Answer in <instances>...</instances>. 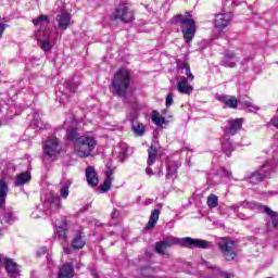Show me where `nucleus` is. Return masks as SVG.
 <instances>
[{"instance_id":"obj_31","label":"nucleus","mask_w":278,"mask_h":278,"mask_svg":"<svg viewBox=\"0 0 278 278\" xmlns=\"http://www.w3.org/2000/svg\"><path fill=\"white\" fill-rule=\"evenodd\" d=\"M131 129L135 136H144V125L140 122H132Z\"/></svg>"},{"instance_id":"obj_51","label":"nucleus","mask_w":278,"mask_h":278,"mask_svg":"<svg viewBox=\"0 0 278 278\" xmlns=\"http://www.w3.org/2000/svg\"><path fill=\"white\" fill-rule=\"evenodd\" d=\"M116 212H117L116 210L112 212V214H111L112 218H116V216H117Z\"/></svg>"},{"instance_id":"obj_20","label":"nucleus","mask_w":278,"mask_h":278,"mask_svg":"<svg viewBox=\"0 0 278 278\" xmlns=\"http://www.w3.org/2000/svg\"><path fill=\"white\" fill-rule=\"evenodd\" d=\"M106 178L104 182L100 186L101 192H108L112 188V181H114V169L110 168L105 173Z\"/></svg>"},{"instance_id":"obj_5","label":"nucleus","mask_w":278,"mask_h":278,"mask_svg":"<svg viewBox=\"0 0 278 278\" xmlns=\"http://www.w3.org/2000/svg\"><path fill=\"white\" fill-rule=\"evenodd\" d=\"M163 242L170 249L172 247H182L185 249H210L212 242L203 239H194L192 237L177 238L173 236L165 237Z\"/></svg>"},{"instance_id":"obj_14","label":"nucleus","mask_w":278,"mask_h":278,"mask_svg":"<svg viewBox=\"0 0 278 278\" xmlns=\"http://www.w3.org/2000/svg\"><path fill=\"white\" fill-rule=\"evenodd\" d=\"M86 179L88 186H91V188H94L99 185V176L97 175V170L94 167L89 166L85 170Z\"/></svg>"},{"instance_id":"obj_46","label":"nucleus","mask_w":278,"mask_h":278,"mask_svg":"<svg viewBox=\"0 0 278 278\" xmlns=\"http://www.w3.org/2000/svg\"><path fill=\"white\" fill-rule=\"evenodd\" d=\"M130 118H138V111H134L130 113Z\"/></svg>"},{"instance_id":"obj_18","label":"nucleus","mask_w":278,"mask_h":278,"mask_svg":"<svg viewBox=\"0 0 278 278\" xmlns=\"http://www.w3.org/2000/svg\"><path fill=\"white\" fill-rule=\"evenodd\" d=\"M237 62L236 53L226 51L222 60V66H226V68H235Z\"/></svg>"},{"instance_id":"obj_17","label":"nucleus","mask_w":278,"mask_h":278,"mask_svg":"<svg viewBox=\"0 0 278 278\" xmlns=\"http://www.w3.org/2000/svg\"><path fill=\"white\" fill-rule=\"evenodd\" d=\"M180 167H181V162L168 161L166 179H175V177H177V169H179Z\"/></svg>"},{"instance_id":"obj_52","label":"nucleus","mask_w":278,"mask_h":278,"mask_svg":"<svg viewBox=\"0 0 278 278\" xmlns=\"http://www.w3.org/2000/svg\"><path fill=\"white\" fill-rule=\"evenodd\" d=\"M239 218H241L242 220H247V217L244 215H239Z\"/></svg>"},{"instance_id":"obj_2","label":"nucleus","mask_w":278,"mask_h":278,"mask_svg":"<svg viewBox=\"0 0 278 278\" xmlns=\"http://www.w3.org/2000/svg\"><path fill=\"white\" fill-rule=\"evenodd\" d=\"M112 93L127 101V93L131 87V73L126 67L119 68L112 78Z\"/></svg>"},{"instance_id":"obj_40","label":"nucleus","mask_w":278,"mask_h":278,"mask_svg":"<svg viewBox=\"0 0 278 278\" xmlns=\"http://www.w3.org/2000/svg\"><path fill=\"white\" fill-rule=\"evenodd\" d=\"M77 88H79V84H77V83H71L68 85V89L71 92H75V90H77Z\"/></svg>"},{"instance_id":"obj_39","label":"nucleus","mask_w":278,"mask_h":278,"mask_svg":"<svg viewBox=\"0 0 278 278\" xmlns=\"http://www.w3.org/2000/svg\"><path fill=\"white\" fill-rule=\"evenodd\" d=\"M31 218H42V212H40V210L36 208V210L31 213Z\"/></svg>"},{"instance_id":"obj_8","label":"nucleus","mask_w":278,"mask_h":278,"mask_svg":"<svg viewBox=\"0 0 278 278\" xmlns=\"http://www.w3.org/2000/svg\"><path fill=\"white\" fill-rule=\"evenodd\" d=\"M60 151H62L60 140L56 137L48 138L43 144V160L53 162L60 155Z\"/></svg>"},{"instance_id":"obj_53","label":"nucleus","mask_w":278,"mask_h":278,"mask_svg":"<svg viewBox=\"0 0 278 278\" xmlns=\"http://www.w3.org/2000/svg\"><path fill=\"white\" fill-rule=\"evenodd\" d=\"M36 127H38L39 129H42V126H40V124H36Z\"/></svg>"},{"instance_id":"obj_15","label":"nucleus","mask_w":278,"mask_h":278,"mask_svg":"<svg viewBox=\"0 0 278 278\" xmlns=\"http://www.w3.org/2000/svg\"><path fill=\"white\" fill-rule=\"evenodd\" d=\"M177 90L181 94H190L194 90V87L188 83L186 76H181L177 81Z\"/></svg>"},{"instance_id":"obj_43","label":"nucleus","mask_w":278,"mask_h":278,"mask_svg":"<svg viewBox=\"0 0 278 278\" xmlns=\"http://www.w3.org/2000/svg\"><path fill=\"white\" fill-rule=\"evenodd\" d=\"M61 205H62V204H60V203H51V204H50V208H51V210H60Z\"/></svg>"},{"instance_id":"obj_12","label":"nucleus","mask_w":278,"mask_h":278,"mask_svg":"<svg viewBox=\"0 0 278 278\" xmlns=\"http://www.w3.org/2000/svg\"><path fill=\"white\" fill-rule=\"evenodd\" d=\"M4 268L11 278L21 277V269H18V264L14 262L12 258L4 260Z\"/></svg>"},{"instance_id":"obj_54","label":"nucleus","mask_w":278,"mask_h":278,"mask_svg":"<svg viewBox=\"0 0 278 278\" xmlns=\"http://www.w3.org/2000/svg\"><path fill=\"white\" fill-rule=\"evenodd\" d=\"M46 214H47V215H50V214H51V212H49V211H46Z\"/></svg>"},{"instance_id":"obj_23","label":"nucleus","mask_w":278,"mask_h":278,"mask_svg":"<svg viewBox=\"0 0 278 278\" xmlns=\"http://www.w3.org/2000/svg\"><path fill=\"white\" fill-rule=\"evenodd\" d=\"M256 207H258L260 210H263L266 214H268V216H270L271 218V225L273 227H277L278 226V213L270 210V207L262 205V204H255Z\"/></svg>"},{"instance_id":"obj_55","label":"nucleus","mask_w":278,"mask_h":278,"mask_svg":"<svg viewBox=\"0 0 278 278\" xmlns=\"http://www.w3.org/2000/svg\"><path fill=\"white\" fill-rule=\"evenodd\" d=\"M0 262H1V257H0Z\"/></svg>"},{"instance_id":"obj_7","label":"nucleus","mask_w":278,"mask_h":278,"mask_svg":"<svg viewBox=\"0 0 278 278\" xmlns=\"http://www.w3.org/2000/svg\"><path fill=\"white\" fill-rule=\"evenodd\" d=\"M273 175H275L273 161H266L256 172H253L249 176V182L252 184V186H257V184H262L264 179H271Z\"/></svg>"},{"instance_id":"obj_49","label":"nucleus","mask_w":278,"mask_h":278,"mask_svg":"<svg viewBox=\"0 0 278 278\" xmlns=\"http://www.w3.org/2000/svg\"><path fill=\"white\" fill-rule=\"evenodd\" d=\"M47 253V248H43L40 252H37V255H45Z\"/></svg>"},{"instance_id":"obj_16","label":"nucleus","mask_w":278,"mask_h":278,"mask_svg":"<svg viewBox=\"0 0 278 278\" xmlns=\"http://www.w3.org/2000/svg\"><path fill=\"white\" fill-rule=\"evenodd\" d=\"M242 129V119H229L228 121V127L226 128V135L227 136H236L238 131Z\"/></svg>"},{"instance_id":"obj_44","label":"nucleus","mask_w":278,"mask_h":278,"mask_svg":"<svg viewBox=\"0 0 278 278\" xmlns=\"http://www.w3.org/2000/svg\"><path fill=\"white\" fill-rule=\"evenodd\" d=\"M220 275H222V277H224V278H233V274H229V273H227V271H222Z\"/></svg>"},{"instance_id":"obj_13","label":"nucleus","mask_w":278,"mask_h":278,"mask_svg":"<svg viewBox=\"0 0 278 278\" xmlns=\"http://www.w3.org/2000/svg\"><path fill=\"white\" fill-rule=\"evenodd\" d=\"M75 277V266L73 263H64L59 267L58 278Z\"/></svg>"},{"instance_id":"obj_27","label":"nucleus","mask_w":278,"mask_h":278,"mask_svg":"<svg viewBox=\"0 0 278 278\" xmlns=\"http://www.w3.org/2000/svg\"><path fill=\"white\" fill-rule=\"evenodd\" d=\"M31 180V175L28 172L18 174L15 178V186L21 187L25 186V184H29Z\"/></svg>"},{"instance_id":"obj_21","label":"nucleus","mask_w":278,"mask_h":278,"mask_svg":"<svg viewBox=\"0 0 278 278\" xmlns=\"http://www.w3.org/2000/svg\"><path fill=\"white\" fill-rule=\"evenodd\" d=\"M56 23L60 29H68V25H71V14L66 12L59 14L56 16Z\"/></svg>"},{"instance_id":"obj_33","label":"nucleus","mask_w":278,"mask_h":278,"mask_svg":"<svg viewBox=\"0 0 278 278\" xmlns=\"http://www.w3.org/2000/svg\"><path fill=\"white\" fill-rule=\"evenodd\" d=\"M152 122L154 123V125L162 127V125H164L166 123V118H164V116H161L160 112L153 111L152 112Z\"/></svg>"},{"instance_id":"obj_34","label":"nucleus","mask_w":278,"mask_h":278,"mask_svg":"<svg viewBox=\"0 0 278 278\" xmlns=\"http://www.w3.org/2000/svg\"><path fill=\"white\" fill-rule=\"evenodd\" d=\"M206 203L208 207H218V197L214 193L207 197Z\"/></svg>"},{"instance_id":"obj_36","label":"nucleus","mask_w":278,"mask_h":278,"mask_svg":"<svg viewBox=\"0 0 278 278\" xmlns=\"http://www.w3.org/2000/svg\"><path fill=\"white\" fill-rule=\"evenodd\" d=\"M176 65H177V68H180L181 71H186L187 68L190 67V65H188V63L181 61V60H176Z\"/></svg>"},{"instance_id":"obj_50","label":"nucleus","mask_w":278,"mask_h":278,"mask_svg":"<svg viewBox=\"0 0 278 278\" xmlns=\"http://www.w3.org/2000/svg\"><path fill=\"white\" fill-rule=\"evenodd\" d=\"M63 251L66 255H71V248H63Z\"/></svg>"},{"instance_id":"obj_1","label":"nucleus","mask_w":278,"mask_h":278,"mask_svg":"<svg viewBox=\"0 0 278 278\" xmlns=\"http://www.w3.org/2000/svg\"><path fill=\"white\" fill-rule=\"evenodd\" d=\"M67 140L74 143V151L78 157H88L94 147H97V140L90 136H81L77 134V128L70 127L66 132Z\"/></svg>"},{"instance_id":"obj_28","label":"nucleus","mask_w":278,"mask_h":278,"mask_svg":"<svg viewBox=\"0 0 278 278\" xmlns=\"http://www.w3.org/2000/svg\"><path fill=\"white\" fill-rule=\"evenodd\" d=\"M72 185H73V182L68 179H63L60 182V190H61L62 199H68V194H70L68 189L71 188Z\"/></svg>"},{"instance_id":"obj_42","label":"nucleus","mask_w":278,"mask_h":278,"mask_svg":"<svg viewBox=\"0 0 278 278\" xmlns=\"http://www.w3.org/2000/svg\"><path fill=\"white\" fill-rule=\"evenodd\" d=\"M222 173L223 175H225V177H227L228 179H231V170L227 168H222Z\"/></svg>"},{"instance_id":"obj_6","label":"nucleus","mask_w":278,"mask_h":278,"mask_svg":"<svg viewBox=\"0 0 278 278\" xmlns=\"http://www.w3.org/2000/svg\"><path fill=\"white\" fill-rule=\"evenodd\" d=\"M9 191L8 182L0 178V223L2 225L14 223V212H12V208H5V199H8Z\"/></svg>"},{"instance_id":"obj_45","label":"nucleus","mask_w":278,"mask_h":278,"mask_svg":"<svg viewBox=\"0 0 278 278\" xmlns=\"http://www.w3.org/2000/svg\"><path fill=\"white\" fill-rule=\"evenodd\" d=\"M4 31H5V24L0 23V38L3 36Z\"/></svg>"},{"instance_id":"obj_35","label":"nucleus","mask_w":278,"mask_h":278,"mask_svg":"<svg viewBox=\"0 0 278 278\" xmlns=\"http://www.w3.org/2000/svg\"><path fill=\"white\" fill-rule=\"evenodd\" d=\"M243 105H244V108H248L247 112H249V113L257 114V112H260V106H257L249 101H244Z\"/></svg>"},{"instance_id":"obj_24","label":"nucleus","mask_w":278,"mask_h":278,"mask_svg":"<svg viewBox=\"0 0 278 278\" xmlns=\"http://www.w3.org/2000/svg\"><path fill=\"white\" fill-rule=\"evenodd\" d=\"M222 149L224 153L230 157L231 151H233V144H231V141L229 140V135H224L222 138Z\"/></svg>"},{"instance_id":"obj_32","label":"nucleus","mask_w":278,"mask_h":278,"mask_svg":"<svg viewBox=\"0 0 278 278\" xmlns=\"http://www.w3.org/2000/svg\"><path fill=\"white\" fill-rule=\"evenodd\" d=\"M166 249H168L166 247V243H164V241H157L155 243V247H154V251L155 253H157V255H168V251H166Z\"/></svg>"},{"instance_id":"obj_30","label":"nucleus","mask_w":278,"mask_h":278,"mask_svg":"<svg viewBox=\"0 0 278 278\" xmlns=\"http://www.w3.org/2000/svg\"><path fill=\"white\" fill-rule=\"evenodd\" d=\"M157 160V148L155 146H150L148 149V166H153Z\"/></svg>"},{"instance_id":"obj_38","label":"nucleus","mask_w":278,"mask_h":278,"mask_svg":"<svg viewBox=\"0 0 278 278\" xmlns=\"http://www.w3.org/2000/svg\"><path fill=\"white\" fill-rule=\"evenodd\" d=\"M185 71H186V72H185V75H187L188 79H189L190 81H194V75H193L192 72L190 71V66L187 67Z\"/></svg>"},{"instance_id":"obj_41","label":"nucleus","mask_w":278,"mask_h":278,"mask_svg":"<svg viewBox=\"0 0 278 278\" xmlns=\"http://www.w3.org/2000/svg\"><path fill=\"white\" fill-rule=\"evenodd\" d=\"M269 125H273V127H276L278 129V116H275L270 119Z\"/></svg>"},{"instance_id":"obj_25","label":"nucleus","mask_w":278,"mask_h":278,"mask_svg":"<svg viewBox=\"0 0 278 278\" xmlns=\"http://www.w3.org/2000/svg\"><path fill=\"white\" fill-rule=\"evenodd\" d=\"M157 220H160V210L154 208L150 215L146 229L148 230L154 229L155 225H157Z\"/></svg>"},{"instance_id":"obj_26","label":"nucleus","mask_w":278,"mask_h":278,"mask_svg":"<svg viewBox=\"0 0 278 278\" xmlns=\"http://www.w3.org/2000/svg\"><path fill=\"white\" fill-rule=\"evenodd\" d=\"M86 247V240L81 236V231H78L72 240V248L75 250L84 249Z\"/></svg>"},{"instance_id":"obj_11","label":"nucleus","mask_w":278,"mask_h":278,"mask_svg":"<svg viewBox=\"0 0 278 278\" xmlns=\"http://www.w3.org/2000/svg\"><path fill=\"white\" fill-rule=\"evenodd\" d=\"M230 22L231 13L217 14V17L214 20V27L219 34H223Z\"/></svg>"},{"instance_id":"obj_9","label":"nucleus","mask_w":278,"mask_h":278,"mask_svg":"<svg viewBox=\"0 0 278 278\" xmlns=\"http://www.w3.org/2000/svg\"><path fill=\"white\" fill-rule=\"evenodd\" d=\"M112 21H119V23H131L134 21V11L125 3L118 4L112 16Z\"/></svg>"},{"instance_id":"obj_3","label":"nucleus","mask_w":278,"mask_h":278,"mask_svg":"<svg viewBox=\"0 0 278 278\" xmlns=\"http://www.w3.org/2000/svg\"><path fill=\"white\" fill-rule=\"evenodd\" d=\"M33 24L36 26H40V29L36 33V38L38 45L42 51L49 53L53 46L51 45V29H49V16L40 15L37 18L33 20Z\"/></svg>"},{"instance_id":"obj_4","label":"nucleus","mask_w":278,"mask_h":278,"mask_svg":"<svg viewBox=\"0 0 278 278\" xmlns=\"http://www.w3.org/2000/svg\"><path fill=\"white\" fill-rule=\"evenodd\" d=\"M172 25H179L182 31L184 39L189 45L194 39L197 34V22L192 20V12H186L185 14L175 15L170 20Z\"/></svg>"},{"instance_id":"obj_29","label":"nucleus","mask_w":278,"mask_h":278,"mask_svg":"<svg viewBox=\"0 0 278 278\" xmlns=\"http://www.w3.org/2000/svg\"><path fill=\"white\" fill-rule=\"evenodd\" d=\"M115 155H117L118 160H121V162H123V160H125V157H127V143L125 142H121L114 151Z\"/></svg>"},{"instance_id":"obj_48","label":"nucleus","mask_w":278,"mask_h":278,"mask_svg":"<svg viewBox=\"0 0 278 278\" xmlns=\"http://www.w3.org/2000/svg\"><path fill=\"white\" fill-rule=\"evenodd\" d=\"M91 275L94 278H99V274L97 273V269H91Z\"/></svg>"},{"instance_id":"obj_22","label":"nucleus","mask_w":278,"mask_h":278,"mask_svg":"<svg viewBox=\"0 0 278 278\" xmlns=\"http://www.w3.org/2000/svg\"><path fill=\"white\" fill-rule=\"evenodd\" d=\"M217 101H220L222 103H225L227 108H231L232 110H236L238 108V99L233 96H217Z\"/></svg>"},{"instance_id":"obj_10","label":"nucleus","mask_w":278,"mask_h":278,"mask_svg":"<svg viewBox=\"0 0 278 278\" xmlns=\"http://www.w3.org/2000/svg\"><path fill=\"white\" fill-rule=\"evenodd\" d=\"M219 250L222 251L225 260L227 262H233L237 257L236 253V242L233 241H222L219 242Z\"/></svg>"},{"instance_id":"obj_19","label":"nucleus","mask_w":278,"mask_h":278,"mask_svg":"<svg viewBox=\"0 0 278 278\" xmlns=\"http://www.w3.org/2000/svg\"><path fill=\"white\" fill-rule=\"evenodd\" d=\"M56 236L60 240H66V231H68V223L66 218H62L61 223L55 222Z\"/></svg>"},{"instance_id":"obj_47","label":"nucleus","mask_w":278,"mask_h":278,"mask_svg":"<svg viewBox=\"0 0 278 278\" xmlns=\"http://www.w3.org/2000/svg\"><path fill=\"white\" fill-rule=\"evenodd\" d=\"M146 173H147V175L151 176V175H153V169L151 167H147Z\"/></svg>"},{"instance_id":"obj_37","label":"nucleus","mask_w":278,"mask_h":278,"mask_svg":"<svg viewBox=\"0 0 278 278\" xmlns=\"http://www.w3.org/2000/svg\"><path fill=\"white\" fill-rule=\"evenodd\" d=\"M173 93L172 92H169L168 94H167V97H166V102H165V105H166V108H170V105H173Z\"/></svg>"}]
</instances>
